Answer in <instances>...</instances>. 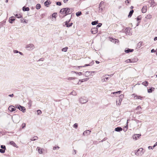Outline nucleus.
Masks as SVG:
<instances>
[{
  "instance_id": "nucleus-54",
  "label": "nucleus",
  "mask_w": 157,
  "mask_h": 157,
  "mask_svg": "<svg viewBox=\"0 0 157 157\" xmlns=\"http://www.w3.org/2000/svg\"><path fill=\"white\" fill-rule=\"evenodd\" d=\"M154 40L156 41L157 40V37H155L154 38Z\"/></svg>"
},
{
  "instance_id": "nucleus-31",
  "label": "nucleus",
  "mask_w": 157,
  "mask_h": 157,
  "mask_svg": "<svg viewBox=\"0 0 157 157\" xmlns=\"http://www.w3.org/2000/svg\"><path fill=\"white\" fill-rule=\"evenodd\" d=\"M5 150L3 149H0V152L1 153H5Z\"/></svg>"
},
{
  "instance_id": "nucleus-58",
  "label": "nucleus",
  "mask_w": 157,
  "mask_h": 157,
  "mask_svg": "<svg viewBox=\"0 0 157 157\" xmlns=\"http://www.w3.org/2000/svg\"><path fill=\"white\" fill-rule=\"evenodd\" d=\"M130 8L131 9H132L133 8V6H131Z\"/></svg>"
},
{
  "instance_id": "nucleus-33",
  "label": "nucleus",
  "mask_w": 157,
  "mask_h": 157,
  "mask_svg": "<svg viewBox=\"0 0 157 157\" xmlns=\"http://www.w3.org/2000/svg\"><path fill=\"white\" fill-rule=\"evenodd\" d=\"M57 15V13H54L52 15V17H54L55 18H56V16Z\"/></svg>"
},
{
  "instance_id": "nucleus-37",
  "label": "nucleus",
  "mask_w": 157,
  "mask_h": 157,
  "mask_svg": "<svg viewBox=\"0 0 157 157\" xmlns=\"http://www.w3.org/2000/svg\"><path fill=\"white\" fill-rule=\"evenodd\" d=\"M141 17L140 16H139L137 18V21H140L141 20Z\"/></svg>"
},
{
  "instance_id": "nucleus-42",
  "label": "nucleus",
  "mask_w": 157,
  "mask_h": 157,
  "mask_svg": "<svg viewBox=\"0 0 157 157\" xmlns=\"http://www.w3.org/2000/svg\"><path fill=\"white\" fill-rule=\"evenodd\" d=\"M104 3V2L103 1H101V2L100 3V5H99V6H101L102 5H103Z\"/></svg>"
},
{
  "instance_id": "nucleus-3",
  "label": "nucleus",
  "mask_w": 157,
  "mask_h": 157,
  "mask_svg": "<svg viewBox=\"0 0 157 157\" xmlns=\"http://www.w3.org/2000/svg\"><path fill=\"white\" fill-rule=\"evenodd\" d=\"M144 153L143 149L142 148H140L135 152V154L136 155H141Z\"/></svg>"
},
{
  "instance_id": "nucleus-34",
  "label": "nucleus",
  "mask_w": 157,
  "mask_h": 157,
  "mask_svg": "<svg viewBox=\"0 0 157 157\" xmlns=\"http://www.w3.org/2000/svg\"><path fill=\"white\" fill-rule=\"evenodd\" d=\"M121 93V91H119L116 92H114L113 93V94H115L117 93H119V94H120Z\"/></svg>"
},
{
  "instance_id": "nucleus-43",
  "label": "nucleus",
  "mask_w": 157,
  "mask_h": 157,
  "mask_svg": "<svg viewBox=\"0 0 157 157\" xmlns=\"http://www.w3.org/2000/svg\"><path fill=\"white\" fill-rule=\"evenodd\" d=\"M25 126V123H23L22 124V128H23Z\"/></svg>"
},
{
  "instance_id": "nucleus-41",
  "label": "nucleus",
  "mask_w": 157,
  "mask_h": 157,
  "mask_svg": "<svg viewBox=\"0 0 157 157\" xmlns=\"http://www.w3.org/2000/svg\"><path fill=\"white\" fill-rule=\"evenodd\" d=\"M72 23H70L68 24V25H67V27H71L72 26Z\"/></svg>"
},
{
  "instance_id": "nucleus-57",
  "label": "nucleus",
  "mask_w": 157,
  "mask_h": 157,
  "mask_svg": "<svg viewBox=\"0 0 157 157\" xmlns=\"http://www.w3.org/2000/svg\"><path fill=\"white\" fill-rule=\"evenodd\" d=\"M141 108V107H140V106H138L137 107V108Z\"/></svg>"
},
{
  "instance_id": "nucleus-16",
  "label": "nucleus",
  "mask_w": 157,
  "mask_h": 157,
  "mask_svg": "<svg viewBox=\"0 0 157 157\" xmlns=\"http://www.w3.org/2000/svg\"><path fill=\"white\" fill-rule=\"evenodd\" d=\"M145 18L147 19H150L152 18V16L151 14H149L146 16Z\"/></svg>"
},
{
  "instance_id": "nucleus-24",
  "label": "nucleus",
  "mask_w": 157,
  "mask_h": 157,
  "mask_svg": "<svg viewBox=\"0 0 157 157\" xmlns=\"http://www.w3.org/2000/svg\"><path fill=\"white\" fill-rule=\"evenodd\" d=\"M38 139V137L37 136H34L31 139V140L34 141L37 140Z\"/></svg>"
},
{
  "instance_id": "nucleus-27",
  "label": "nucleus",
  "mask_w": 157,
  "mask_h": 157,
  "mask_svg": "<svg viewBox=\"0 0 157 157\" xmlns=\"http://www.w3.org/2000/svg\"><path fill=\"white\" fill-rule=\"evenodd\" d=\"M82 13L81 12H78L76 13V14L77 16L78 17Z\"/></svg>"
},
{
  "instance_id": "nucleus-46",
  "label": "nucleus",
  "mask_w": 157,
  "mask_h": 157,
  "mask_svg": "<svg viewBox=\"0 0 157 157\" xmlns=\"http://www.w3.org/2000/svg\"><path fill=\"white\" fill-rule=\"evenodd\" d=\"M57 5L59 6H60L61 5V3L60 2H57Z\"/></svg>"
},
{
  "instance_id": "nucleus-1",
  "label": "nucleus",
  "mask_w": 157,
  "mask_h": 157,
  "mask_svg": "<svg viewBox=\"0 0 157 157\" xmlns=\"http://www.w3.org/2000/svg\"><path fill=\"white\" fill-rule=\"evenodd\" d=\"M72 12L71 8H65L62 9L60 11V14L63 16L62 17H63L67 14H70Z\"/></svg>"
},
{
  "instance_id": "nucleus-64",
  "label": "nucleus",
  "mask_w": 157,
  "mask_h": 157,
  "mask_svg": "<svg viewBox=\"0 0 157 157\" xmlns=\"http://www.w3.org/2000/svg\"><path fill=\"white\" fill-rule=\"evenodd\" d=\"M156 77H157V75H156Z\"/></svg>"
},
{
  "instance_id": "nucleus-22",
  "label": "nucleus",
  "mask_w": 157,
  "mask_h": 157,
  "mask_svg": "<svg viewBox=\"0 0 157 157\" xmlns=\"http://www.w3.org/2000/svg\"><path fill=\"white\" fill-rule=\"evenodd\" d=\"M10 144L11 145H13V146L14 147H15L16 146V144L13 141H11L10 142Z\"/></svg>"
},
{
  "instance_id": "nucleus-62",
  "label": "nucleus",
  "mask_w": 157,
  "mask_h": 157,
  "mask_svg": "<svg viewBox=\"0 0 157 157\" xmlns=\"http://www.w3.org/2000/svg\"><path fill=\"white\" fill-rule=\"evenodd\" d=\"M18 52L17 51H16V53H18Z\"/></svg>"
},
{
  "instance_id": "nucleus-28",
  "label": "nucleus",
  "mask_w": 157,
  "mask_h": 157,
  "mask_svg": "<svg viewBox=\"0 0 157 157\" xmlns=\"http://www.w3.org/2000/svg\"><path fill=\"white\" fill-rule=\"evenodd\" d=\"M75 79V77H72L68 78H67V79L68 80H74Z\"/></svg>"
},
{
  "instance_id": "nucleus-29",
  "label": "nucleus",
  "mask_w": 157,
  "mask_h": 157,
  "mask_svg": "<svg viewBox=\"0 0 157 157\" xmlns=\"http://www.w3.org/2000/svg\"><path fill=\"white\" fill-rule=\"evenodd\" d=\"M72 72H73L74 73L77 74L78 75H81L82 74V72H75V71H72Z\"/></svg>"
},
{
  "instance_id": "nucleus-45",
  "label": "nucleus",
  "mask_w": 157,
  "mask_h": 157,
  "mask_svg": "<svg viewBox=\"0 0 157 157\" xmlns=\"http://www.w3.org/2000/svg\"><path fill=\"white\" fill-rule=\"evenodd\" d=\"M69 21L67 22V21H66L65 23V25L67 27V25H68Z\"/></svg>"
},
{
  "instance_id": "nucleus-39",
  "label": "nucleus",
  "mask_w": 157,
  "mask_h": 157,
  "mask_svg": "<svg viewBox=\"0 0 157 157\" xmlns=\"http://www.w3.org/2000/svg\"><path fill=\"white\" fill-rule=\"evenodd\" d=\"M59 148V147H53V149L54 150H55L56 149H58Z\"/></svg>"
},
{
  "instance_id": "nucleus-5",
  "label": "nucleus",
  "mask_w": 157,
  "mask_h": 157,
  "mask_svg": "<svg viewBox=\"0 0 157 157\" xmlns=\"http://www.w3.org/2000/svg\"><path fill=\"white\" fill-rule=\"evenodd\" d=\"M8 110L11 112H13L14 111L16 110V108L14 106L11 105L8 108Z\"/></svg>"
},
{
  "instance_id": "nucleus-21",
  "label": "nucleus",
  "mask_w": 157,
  "mask_h": 157,
  "mask_svg": "<svg viewBox=\"0 0 157 157\" xmlns=\"http://www.w3.org/2000/svg\"><path fill=\"white\" fill-rule=\"evenodd\" d=\"M15 16L17 18H18L22 17V16L20 14H16L15 15Z\"/></svg>"
},
{
  "instance_id": "nucleus-2",
  "label": "nucleus",
  "mask_w": 157,
  "mask_h": 157,
  "mask_svg": "<svg viewBox=\"0 0 157 157\" xmlns=\"http://www.w3.org/2000/svg\"><path fill=\"white\" fill-rule=\"evenodd\" d=\"M131 96L134 99H140L142 100L144 98V97L137 95L136 94L134 93L132 94Z\"/></svg>"
},
{
  "instance_id": "nucleus-30",
  "label": "nucleus",
  "mask_w": 157,
  "mask_h": 157,
  "mask_svg": "<svg viewBox=\"0 0 157 157\" xmlns=\"http://www.w3.org/2000/svg\"><path fill=\"white\" fill-rule=\"evenodd\" d=\"M78 126V124L77 123H75V124H74V125L73 126V127L75 128H77Z\"/></svg>"
},
{
  "instance_id": "nucleus-23",
  "label": "nucleus",
  "mask_w": 157,
  "mask_h": 157,
  "mask_svg": "<svg viewBox=\"0 0 157 157\" xmlns=\"http://www.w3.org/2000/svg\"><path fill=\"white\" fill-rule=\"evenodd\" d=\"M41 8V6L40 4H37L36 5V8L37 10Z\"/></svg>"
},
{
  "instance_id": "nucleus-18",
  "label": "nucleus",
  "mask_w": 157,
  "mask_h": 157,
  "mask_svg": "<svg viewBox=\"0 0 157 157\" xmlns=\"http://www.w3.org/2000/svg\"><path fill=\"white\" fill-rule=\"evenodd\" d=\"M134 12V11L133 10H132L130 11L129 12V14L128 15V17H131L132 16L133 13Z\"/></svg>"
},
{
  "instance_id": "nucleus-4",
  "label": "nucleus",
  "mask_w": 157,
  "mask_h": 157,
  "mask_svg": "<svg viewBox=\"0 0 157 157\" xmlns=\"http://www.w3.org/2000/svg\"><path fill=\"white\" fill-rule=\"evenodd\" d=\"M98 32V28L96 27L93 28L91 29V32L92 34H95Z\"/></svg>"
},
{
  "instance_id": "nucleus-12",
  "label": "nucleus",
  "mask_w": 157,
  "mask_h": 157,
  "mask_svg": "<svg viewBox=\"0 0 157 157\" xmlns=\"http://www.w3.org/2000/svg\"><path fill=\"white\" fill-rule=\"evenodd\" d=\"M36 149L37 150L38 152L40 154H42L43 153V149L42 148H40L39 147H37Z\"/></svg>"
},
{
  "instance_id": "nucleus-6",
  "label": "nucleus",
  "mask_w": 157,
  "mask_h": 157,
  "mask_svg": "<svg viewBox=\"0 0 157 157\" xmlns=\"http://www.w3.org/2000/svg\"><path fill=\"white\" fill-rule=\"evenodd\" d=\"M16 107L19 109L20 110L22 111L23 112L25 111V109L23 106L19 105V106L17 105V107L16 106Z\"/></svg>"
},
{
  "instance_id": "nucleus-8",
  "label": "nucleus",
  "mask_w": 157,
  "mask_h": 157,
  "mask_svg": "<svg viewBox=\"0 0 157 157\" xmlns=\"http://www.w3.org/2000/svg\"><path fill=\"white\" fill-rule=\"evenodd\" d=\"M147 7L146 6H144L142 8L141 11L143 13H145L146 12L147 10Z\"/></svg>"
},
{
  "instance_id": "nucleus-7",
  "label": "nucleus",
  "mask_w": 157,
  "mask_h": 157,
  "mask_svg": "<svg viewBox=\"0 0 157 157\" xmlns=\"http://www.w3.org/2000/svg\"><path fill=\"white\" fill-rule=\"evenodd\" d=\"M141 136L140 134H135L133 136V139L135 140H137Z\"/></svg>"
},
{
  "instance_id": "nucleus-11",
  "label": "nucleus",
  "mask_w": 157,
  "mask_h": 157,
  "mask_svg": "<svg viewBox=\"0 0 157 157\" xmlns=\"http://www.w3.org/2000/svg\"><path fill=\"white\" fill-rule=\"evenodd\" d=\"M90 131L87 130L84 132L83 133V134L84 135H88L90 134Z\"/></svg>"
},
{
  "instance_id": "nucleus-10",
  "label": "nucleus",
  "mask_w": 157,
  "mask_h": 157,
  "mask_svg": "<svg viewBox=\"0 0 157 157\" xmlns=\"http://www.w3.org/2000/svg\"><path fill=\"white\" fill-rule=\"evenodd\" d=\"M15 17L14 16L10 17L9 19V22L11 23H12V21L15 20Z\"/></svg>"
},
{
  "instance_id": "nucleus-59",
  "label": "nucleus",
  "mask_w": 157,
  "mask_h": 157,
  "mask_svg": "<svg viewBox=\"0 0 157 157\" xmlns=\"http://www.w3.org/2000/svg\"><path fill=\"white\" fill-rule=\"evenodd\" d=\"M8 0H6V2H8Z\"/></svg>"
},
{
  "instance_id": "nucleus-52",
  "label": "nucleus",
  "mask_w": 157,
  "mask_h": 157,
  "mask_svg": "<svg viewBox=\"0 0 157 157\" xmlns=\"http://www.w3.org/2000/svg\"><path fill=\"white\" fill-rule=\"evenodd\" d=\"M9 96L10 97H13V94H10Z\"/></svg>"
},
{
  "instance_id": "nucleus-53",
  "label": "nucleus",
  "mask_w": 157,
  "mask_h": 157,
  "mask_svg": "<svg viewBox=\"0 0 157 157\" xmlns=\"http://www.w3.org/2000/svg\"><path fill=\"white\" fill-rule=\"evenodd\" d=\"M142 44V42H140L138 44L139 45H140L141 46V45Z\"/></svg>"
},
{
  "instance_id": "nucleus-20",
  "label": "nucleus",
  "mask_w": 157,
  "mask_h": 157,
  "mask_svg": "<svg viewBox=\"0 0 157 157\" xmlns=\"http://www.w3.org/2000/svg\"><path fill=\"white\" fill-rule=\"evenodd\" d=\"M23 10L24 11H28L29 10V7H24L23 8Z\"/></svg>"
},
{
  "instance_id": "nucleus-60",
  "label": "nucleus",
  "mask_w": 157,
  "mask_h": 157,
  "mask_svg": "<svg viewBox=\"0 0 157 157\" xmlns=\"http://www.w3.org/2000/svg\"><path fill=\"white\" fill-rule=\"evenodd\" d=\"M24 22H25V23H26L27 22L25 21V20L24 21H23Z\"/></svg>"
},
{
  "instance_id": "nucleus-32",
  "label": "nucleus",
  "mask_w": 157,
  "mask_h": 157,
  "mask_svg": "<svg viewBox=\"0 0 157 157\" xmlns=\"http://www.w3.org/2000/svg\"><path fill=\"white\" fill-rule=\"evenodd\" d=\"M153 90L152 88L148 89L147 90V92L148 93H151L152 91Z\"/></svg>"
},
{
  "instance_id": "nucleus-19",
  "label": "nucleus",
  "mask_w": 157,
  "mask_h": 157,
  "mask_svg": "<svg viewBox=\"0 0 157 157\" xmlns=\"http://www.w3.org/2000/svg\"><path fill=\"white\" fill-rule=\"evenodd\" d=\"M142 84L145 86H147L148 85V82L147 81H145L142 83Z\"/></svg>"
},
{
  "instance_id": "nucleus-56",
  "label": "nucleus",
  "mask_w": 157,
  "mask_h": 157,
  "mask_svg": "<svg viewBox=\"0 0 157 157\" xmlns=\"http://www.w3.org/2000/svg\"><path fill=\"white\" fill-rule=\"evenodd\" d=\"M96 63L97 64H99V62L98 61H96Z\"/></svg>"
},
{
  "instance_id": "nucleus-55",
  "label": "nucleus",
  "mask_w": 157,
  "mask_h": 157,
  "mask_svg": "<svg viewBox=\"0 0 157 157\" xmlns=\"http://www.w3.org/2000/svg\"><path fill=\"white\" fill-rule=\"evenodd\" d=\"M68 1V0H63V2L64 3L67 2Z\"/></svg>"
},
{
  "instance_id": "nucleus-63",
  "label": "nucleus",
  "mask_w": 157,
  "mask_h": 157,
  "mask_svg": "<svg viewBox=\"0 0 157 157\" xmlns=\"http://www.w3.org/2000/svg\"><path fill=\"white\" fill-rule=\"evenodd\" d=\"M127 2L128 3H129V2L128 1V0H127Z\"/></svg>"
},
{
  "instance_id": "nucleus-38",
  "label": "nucleus",
  "mask_w": 157,
  "mask_h": 157,
  "mask_svg": "<svg viewBox=\"0 0 157 157\" xmlns=\"http://www.w3.org/2000/svg\"><path fill=\"white\" fill-rule=\"evenodd\" d=\"M102 25V24L101 23H99L98 24V25L97 26L96 28L100 27Z\"/></svg>"
},
{
  "instance_id": "nucleus-49",
  "label": "nucleus",
  "mask_w": 157,
  "mask_h": 157,
  "mask_svg": "<svg viewBox=\"0 0 157 157\" xmlns=\"http://www.w3.org/2000/svg\"><path fill=\"white\" fill-rule=\"evenodd\" d=\"M148 148L149 149H152L154 147H151V146H149L148 147Z\"/></svg>"
},
{
  "instance_id": "nucleus-9",
  "label": "nucleus",
  "mask_w": 157,
  "mask_h": 157,
  "mask_svg": "<svg viewBox=\"0 0 157 157\" xmlns=\"http://www.w3.org/2000/svg\"><path fill=\"white\" fill-rule=\"evenodd\" d=\"M109 39L110 41L113 42H115V43H116V42H118V40L116 39L110 37L109 38Z\"/></svg>"
},
{
  "instance_id": "nucleus-26",
  "label": "nucleus",
  "mask_w": 157,
  "mask_h": 157,
  "mask_svg": "<svg viewBox=\"0 0 157 157\" xmlns=\"http://www.w3.org/2000/svg\"><path fill=\"white\" fill-rule=\"evenodd\" d=\"M67 49H68V47H65L62 49V51H63L66 52L67 51Z\"/></svg>"
},
{
  "instance_id": "nucleus-15",
  "label": "nucleus",
  "mask_w": 157,
  "mask_h": 157,
  "mask_svg": "<svg viewBox=\"0 0 157 157\" xmlns=\"http://www.w3.org/2000/svg\"><path fill=\"white\" fill-rule=\"evenodd\" d=\"M51 3L50 2V1L49 0H47L44 2V5L45 6L48 7V6Z\"/></svg>"
},
{
  "instance_id": "nucleus-48",
  "label": "nucleus",
  "mask_w": 157,
  "mask_h": 157,
  "mask_svg": "<svg viewBox=\"0 0 157 157\" xmlns=\"http://www.w3.org/2000/svg\"><path fill=\"white\" fill-rule=\"evenodd\" d=\"M157 142H156L155 143V144L154 145L153 147H154L155 146H157Z\"/></svg>"
},
{
  "instance_id": "nucleus-61",
  "label": "nucleus",
  "mask_w": 157,
  "mask_h": 157,
  "mask_svg": "<svg viewBox=\"0 0 157 157\" xmlns=\"http://www.w3.org/2000/svg\"><path fill=\"white\" fill-rule=\"evenodd\" d=\"M24 20V19L23 20H21V22H23V21Z\"/></svg>"
},
{
  "instance_id": "nucleus-25",
  "label": "nucleus",
  "mask_w": 157,
  "mask_h": 157,
  "mask_svg": "<svg viewBox=\"0 0 157 157\" xmlns=\"http://www.w3.org/2000/svg\"><path fill=\"white\" fill-rule=\"evenodd\" d=\"M98 23V21H94L92 22L91 24L93 25H95L97 24Z\"/></svg>"
},
{
  "instance_id": "nucleus-13",
  "label": "nucleus",
  "mask_w": 157,
  "mask_h": 157,
  "mask_svg": "<svg viewBox=\"0 0 157 157\" xmlns=\"http://www.w3.org/2000/svg\"><path fill=\"white\" fill-rule=\"evenodd\" d=\"M88 78H86V79H82L81 80H79V82L78 83V84H80L81 82H85L86 81H87L88 80Z\"/></svg>"
},
{
  "instance_id": "nucleus-51",
  "label": "nucleus",
  "mask_w": 157,
  "mask_h": 157,
  "mask_svg": "<svg viewBox=\"0 0 157 157\" xmlns=\"http://www.w3.org/2000/svg\"><path fill=\"white\" fill-rule=\"evenodd\" d=\"M30 46H32V48L33 49L34 48V45H33V44H30Z\"/></svg>"
},
{
  "instance_id": "nucleus-36",
  "label": "nucleus",
  "mask_w": 157,
  "mask_h": 157,
  "mask_svg": "<svg viewBox=\"0 0 157 157\" xmlns=\"http://www.w3.org/2000/svg\"><path fill=\"white\" fill-rule=\"evenodd\" d=\"M37 113H38V114H40L41 113H42V112L40 110H38L37 111Z\"/></svg>"
},
{
  "instance_id": "nucleus-35",
  "label": "nucleus",
  "mask_w": 157,
  "mask_h": 157,
  "mask_svg": "<svg viewBox=\"0 0 157 157\" xmlns=\"http://www.w3.org/2000/svg\"><path fill=\"white\" fill-rule=\"evenodd\" d=\"M1 147L3 149L5 150L6 149V147L4 145H1Z\"/></svg>"
},
{
  "instance_id": "nucleus-47",
  "label": "nucleus",
  "mask_w": 157,
  "mask_h": 157,
  "mask_svg": "<svg viewBox=\"0 0 157 157\" xmlns=\"http://www.w3.org/2000/svg\"><path fill=\"white\" fill-rule=\"evenodd\" d=\"M82 99H83L82 98H81V99H80V101H81L82 103H84L86 102V101H83V102H82Z\"/></svg>"
},
{
  "instance_id": "nucleus-14",
  "label": "nucleus",
  "mask_w": 157,
  "mask_h": 157,
  "mask_svg": "<svg viewBox=\"0 0 157 157\" xmlns=\"http://www.w3.org/2000/svg\"><path fill=\"white\" fill-rule=\"evenodd\" d=\"M134 50L133 49H130L129 48H127V49H126L125 50V52L126 53H128L129 52H132Z\"/></svg>"
},
{
  "instance_id": "nucleus-40",
  "label": "nucleus",
  "mask_w": 157,
  "mask_h": 157,
  "mask_svg": "<svg viewBox=\"0 0 157 157\" xmlns=\"http://www.w3.org/2000/svg\"><path fill=\"white\" fill-rule=\"evenodd\" d=\"M109 76V75H105V79H106V80H107L109 78V77H108V76Z\"/></svg>"
},
{
  "instance_id": "nucleus-44",
  "label": "nucleus",
  "mask_w": 157,
  "mask_h": 157,
  "mask_svg": "<svg viewBox=\"0 0 157 157\" xmlns=\"http://www.w3.org/2000/svg\"><path fill=\"white\" fill-rule=\"evenodd\" d=\"M126 62L127 63H129V62H132L131 61V60L130 59H128L126 60Z\"/></svg>"
},
{
  "instance_id": "nucleus-50",
  "label": "nucleus",
  "mask_w": 157,
  "mask_h": 157,
  "mask_svg": "<svg viewBox=\"0 0 157 157\" xmlns=\"http://www.w3.org/2000/svg\"><path fill=\"white\" fill-rule=\"evenodd\" d=\"M155 52V50L154 49H152V50H151V52Z\"/></svg>"
},
{
  "instance_id": "nucleus-17",
  "label": "nucleus",
  "mask_w": 157,
  "mask_h": 157,
  "mask_svg": "<svg viewBox=\"0 0 157 157\" xmlns=\"http://www.w3.org/2000/svg\"><path fill=\"white\" fill-rule=\"evenodd\" d=\"M122 130V128L121 127H117L115 128V130L117 132L121 131Z\"/></svg>"
}]
</instances>
